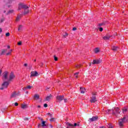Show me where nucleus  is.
<instances>
[{
	"label": "nucleus",
	"mask_w": 128,
	"mask_h": 128,
	"mask_svg": "<svg viewBox=\"0 0 128 128\" xmlns=\"http://www.w3.org/2000/svg\"><path fill=\"white\" fill-rule=\"evenodd\" d=\"M46 121H42V122L41 123L42 124H38V128H40V126H42V128H44V126H46Z\"/></svg>",
	"instance_id": "ddd939ff"
},
{
	"label": "nucleus",
	"mask_w": 128,
	"mask_h": 128,
	"mask_svg": "<svg viewBox=\"0 0 128 128\" xmlns=\"http://www.w3.org/2000/svg\"><path fill=\"white\" fill-rule=\"evenodd\" d=\"M80 74V72H77L74 74V76H78V74Z\"/></svg>",
	"instance_id": "a18cd8bd"
},
{
	"label": "nucleus",
	"mask_w": 128,
	"mask_h": 128,
	"mask_svg": "<svg viewBox=\"0 0 128 128\" xmlns=\"http://www.w3.org/2000/svg\"><path fill=\"white\" fill-rule=\"evenodd\" d=\"M75 77H76V78H78V75H76V76H75Z\"/></svg>",
	"instance_id": "680f3d73"
},
{
	"label": "nucleus",
	"mask_w": 128,
	"mask_h": 128,
	"mask_svg": "<svg viewBox=\"0 0 128 128\" xmlns=\"http://www.w3.org/2000/svg\"><path fill=\"white\" fill-rule=\"evenodd\" d=\"M80 92L82 93V94H84V92H86V88H82V87H81L80 88Z\"/></svg>",
	"instance_id": "dca6fc26"
},
{
	"label": "nucleus",
	"mask_w": 128,
	"mask_h": 128,
	"mask_svg": "<svg viewBox=\"0 0 128 128\" xmlns=\"http://www.w3.org/2000/svg\"><path fill=\"white\" fill-rule=\"evenodd\" d=\"M8 84H10L8 82H4L3 84H2V88H0V90H4V88H7L8 86Z\"/></svg>",
	"instance_id": "f257e3e1"
},
{
	"label": "nucleus",
	"mask_w": 128,
	"mask_h": 128,
	"mask_svg": "<svg viewBox=\"0 0 128 128\" xmlns=\"http://www.w3.org/2000/svg\"><path fill=\"white\" fill-rule=\"evenodd\" d=\"M22 26L20 25L18 27V32H20V30H22Z\"/></svg>",
	"instance_id": "393cba45"
},
{
	"label": "nucleus",
	"mask_w": 128,
	"mask_h": 128,
	"mask_svg": "<svg viewBox=\"0 0 128 128\" xmlns=\"http://www.w3.org/2000/svg\"><path fill=\"white\" fill-rule=\"evenodd\" d=\"M14 106H18V102H15Z\"/></svg>",
	"instance_id": "79ce46f5"
},
{
	"label": "nucleus",
	"mask_w": 128,
	"mask_h": 128,
	"mask_svg": "<svg viewBox=\"0 0 128 128\" xmlns=\"http://www.w3.org/2000/svg\"><path fill=\"white\" fill-rule=\"evenodd\" d=\"M110 35H106L103 37V39H104V40H110Z\"/></svg>",
	"instance_id": "2eb2a0df"
},
{
	"label": "nucleus",
	"mask_w": 128,
	"mask_h": 128,
	"mask_svg": "<svg viewBox=\"0 0 128 128\" xmlns=\"http://www.w3.org/2000/svg\"><path fill=\"white\" fill-rule=\"evenodd\" d=\"M50 126L51 128H53V126H52V124H50Z\"/></svg>",
	"instance_id": "5fc2aeb1"
},
{
	"label": "nucleus",
	"mask_w": 128,
	"mask_h": 128,
	"mask_svg": "<svg viewBox=\"0 0 128 128\" xmlns=\"http://www.w3.org/2000/svg\"><path fill=\"white\" fill-rule=\"evenodd\" d=\"M92 96L91 97L90 102L92 104H94L96 102H98V100H96V94L92 93Z\"/></svg>",
	"instance_id": "7ed1b4c3"
},
{
	"label": "nucleus",
	"mask_w": 128,
	"mask_h": 128,
	"mask_svg": "<svg viewBox=\"0 0 128 128\" xmlns=\"http://www.w3.org/2000/svg\"><path fill=\"white\" fill-rule=\"evenodd\" d=\"M46 114L48 116H50V118H52V114H50V113H48Z\"/></svg>",
	"instance_id": "473e14b6"
},
{
	"label": "nucleus",
	"mask_w": 128,
	"mask_h": 128,
	"mask_svg": "<svg viewBox=\"0 0 128 128\" xmlns=\"http://www.w3.org/2000/svg\"><path fill=\"white\" fill-rule=\"evenodd\" d=\"M54 60L56 62V60H58V58L56 56H54Z\"/></svg>",
	"instance_id": "4c0bfd02"
},
{
	"label": "nucleus",
	"mask_w": 128,
	"mask_h": 128,
	"mask_svg": "<svg viewBox=\"0 0 128 128\" xmlns=\"http://www.w3.org/2000/svg\"><path fill=\"white\" fill-rule=\"evenodd\" d=\"M2 70H0V76H2Z\"/></svg>",
	"instance_id": "864d4df0"
},
{
	"label": "nucleus",
	"mask_w": 128,
	"mask_h": 128,
	"mask_svg": "<svg viewBox=\"0 0 128 128\" xmlns=\"http://www.w3.org/2000/svg\"><path fill=\"white\" fill-rule=\"evenodd\" d=\"M34 100H38L40 98V95L35 94L34 96Z\"/></svg>",
	"instance_id": "f3484780"
},
{
	"label": "nucleus",
	"mask_w": 128,
	"mask_h": 128,
	"mask_svg": "<svg viewBox=\"0 0 128 128\" xmlns=\"http://www.w3.org/2000/svg\"><path fill=\"white\" fill-rule=\"evenodd\" d=\"M57 102H60L62 100H64V96H58L56 98Z\"/></svg>",
	"instance_id": "423d86ee"
},
{
	"label": "nucleus",
	"mask_w": 128,
	"mask_h": 128,
	"mask_svg": "<svg viewBox=\"0 0 128 128\" xmlns=\"http://www.w3.org/2000/svg\"><path fill=\"white\" fill-rule=\"evenodd\" d=\"M92 66V63H89V66Z\"/></svg>",
	"instance_id": "4d7b16f0"
},
{
	"label": "nucleus",
	"mask_w": 128,
	"mask_h": 128,
	"mask_svg": "<svg viewBox=\"0 0 128 128\" xmlns=\"http://www.w3.org/2000/svg\"><path fill=\"white\" fill-rule=\"evenodd\" d=\"M38 108H40V106L38 105Z\"/></svg>",
	"instance_id": "052dcab7"
},
{
	"label": "nucleus",
	"mask_w": 128,
	"mask_h": 128,
	"mask_svg": "<svg viewBox=\"0 0 128 128\" xmlns=\"http://www.w3.org/2000/svg\"><path fill=\"white\" fill-rule=\"evenodd\" d=\"M4 18H2L0 20V22H4Z\"/></svg>",
	"instance_id": "e433bc0d"
},
{
	"label": "nucleus",
	"mask_w": 128,
	"mask_h": 128,
	"mask_svg": "<svg viewBox=\"0 0 128 128\" xmlns=\"http://www.w3.org/2000/svg\"><path fill=\"white\" fill-rule=\"evenodd\" d=\"M72 30H76V27L73 28Z\"/></svg>",
	"instance_id": "37998d69"
},
{
	"label": "nucleus",
	"mask_w": 128,
	"mask_h": 128,
	"mask_svg": "<svg viewBox=\"0 0 128 128\" xmlns=\"http://www.w3.org/2000/svg\"><path fill=\"white\" fill-rule=\"evenodd\" d=\"M28 12H30V10H28V8H24V14H28Z\"/></svg>",
	"instance_id": "aec40b11"
},
{
	"label": "nucleus",
	"mask_w": 128,
	"mask_h": 128,
	"mask_svg": "<svg viewBox=\"0 0 128 128\" xmlns=\"http://www.w3.org/2000/svg\"><path fill=\"white\" fill-rule=\"evenodd\" d=\"M42 64H42V63H41V65H42Z\"/></svg>",
	"instance_id": "0e129e2a"
},
{
	"label": "nucleus",
	"mask_w": 128,
	"mask_h": 128,
	"mask_svg": "<svg viewBox=\"0 0 128 128\" xmlns=\"http://www.w3.org/2000/svg\"><path fill=\"white\" fill-rule=\"evenodd\" d=\"M16 78V75L14 74V72H11L9 75V78L8 80V82H12L13 80H14Z\"/></svg>",
	"instance_id": "20e7f679"
},
{
	"label": "nucleus",
	"mask_w": 128,
	"mask_h": 128,
	"mask_svg": "<svg viewBox=\"0 0 128 128\" xmlns=\"http://www.w3.org/2000/svg\"><path fill=\"white\" fill-rule=\"evenodd\" d=\"M112 50H113L114 52H116V50H118V47L114 46L112 48Z\"/></svg>",
	"instance_id": "a211bd4d"
},
{
	"label": "nucleus",
	"mask_w": 128,
	"mask_h": 128,
	"mask_svg": "<svg viewBox=\"0 0 128 128\" xmlns=\"http://www.w3.org/2000/svg\"><path fill=\"white\" fill-rule=\"evenodd\" d=\"M40 120H41L42 122H44V119H42V118H41Z\"/></svg>",
	"instance_id": "8fccbe9b"
},
{
	"label": "nucleus",
	"mask_w": 128,
	"mask_h": 128,
	"mask_svg": "<svg viewBox=\"0 0 128 128\" xmlns=\"http://www.w3.org/2000/svg\"><path fill=\"white\" fill-rule=\"evenodd\" d=\"M67 126H74V124H70V122L66 123Z\"/></svg>",
	"instance_id": "c756f323"
},
{
	"label": "nucleus",
	"mask_w": 128,
	"mask_h": 128,
	"mask_svg": "<svg viewBox=\"0 0 128 128\" xmlns=\"http://www.w3.org/2000/svg\"><path fill=\"white\" fill-rule=\"evenodd\" d=\"M50 122H54L56 120V118H51L50 120Z\"/></svg>",
	"instance_id": "c85d7f7f"
},
{
	"label": "nucleus",
	"mask_w": 128,
	"mask_h": 128,
	"mask_svg": "<svg viewBox=\"0 0 128 128\" xmlns=\"http://www.w3.org/2000/svg\"><path fill=\"white\" fill-rule=\"evenodd\" d=\"M7 50L6 49H4L2 50V53H1V56H2V54H4L6 52H7Z\"/></svg>",
	"instance_id": "5701e85b"
},
{
	"label": "nucleus",
	"mask_w": 128,
	"mask_h": 128,
	"mask_svg": "<svg viewBox=\"0 0 128 128\" xmlns=\"http://www.w3.org/2000/svg\"><path fill=\"white\" fill-rule=\"evenodd\" d=\"M22 8H28V6L22 3H20L18 4V10H22Z\"/></svg>",
	"instance_id": "39448f33"
},
{
	"label": "nucleus",
	"mask_w": 128,
	"mask_h": 128,
	"mask_svg": "<svg viewBox=\"0 0 128 128\" xmlns=\"http://www.w3.org/2000/svg\"><path fill=\"white\" fill-rule=\"evenodd\" d=\"M16 96H20V93L16 92L14 91L11 94L10 98H16Z\"/></svg>",
	"instance_id": "9b49d317"
},
{
	"label": "nucleus",
	"mask_w": 128,
	"mask_h": 128,
	"mask_svg": "<svg viewBox=\"0 0 128 128\" xmlns=\"http://www.w3.org/2000/svg\"><path fill=\"white\" fill-rule=\"evenodd\" d=\"M106 24V22H103L102 23H100L98 24L99 26H104Z\"/></svg>",
	"instance_id": "cd10ccee"
},
{
	"label": "nucleus",
	"mask_w": 128,
	"mask_h": 128,
	"mask_svg": "<svg viewBox=\"0 0 128 128\" xmlns=\"http://www.w3.org/2000/svg\"><path fill=\"white\" fill-rule=\"evenodd\" d=\"M99 30L100 32H102V30H104V28H100Z\"/></svg>",
	"instance_id": "f704fd0d"
},
{
	"label": "nucleus",
	"mask_w": 128,
	"mask_h": 128,
	"mask_svg": "<svg viewBox=\"0 0 128 128\" xmlns=\"http://www.w3.org/2000/svg\"><path fill=\"white\" fill-rule=\"evenodd\" d=\"M34 62H36V60L35 59V60H34Z\"/></svg>",
	"instance_id": "e2e57ef3"
},
{
	"label": "nucleus",
	"mask_w": 128,
	"mask_h": 128,
	"mask_svg": "<svg viewBox=\"0 0 128 128\" xmlns=\"http://www.w3.org/2000/svg\"><path fill=\"white\" fill-rule=\"evenodd\" d=\"M18 46H21L22 45V42H19L18 44Z\"/></svg>",
	"instance_id": "a19ab883"
},
{
	"label": "nucleus",
	"mask_w": 128,
	"mask_h": 128,
	"mask_svg": "<svg viewBox=\"0 0 128 128\" xmlns=\"http://www.w3.org/2000/svg\"><path fill=\"white\" fill-rule=\"evenodd\" d=\"M108 128H112V124H109L108 125Z\"/></svg>",
	"instance_id": "c03bdc74"
},
{
	"label": "nucleus",
	"mask_w": 128,
	"mask_h": 128,
	"mask_svg": "<svg viewBox=\"0 0 128 128\" xmlns=\"http://www.w3.org/2000/svg\"><path fill=\"white\" fill-rule=\"evenodd\" d=\"M98 116H94L92 118H90L88 120L89 122H96V120H98Z\"/></svg>",
	"instance_id": "0eeeda50"
},
{
	"label": "nucleus",
	"mask_w": 128,
	"mask_h": 128,
	"mask_svg": "<svg viewBox=\"0 0 128 128\" xmlns=\"http://www.w3.org/2000/svg\"><path fill=\"white\" fill-rule=\"evenodd\" d=\"M40 120H41L42 122H44V119H42V118H41Z\"/></svg>",
	"instance_id": "09e8293b"
},
{
	"label": "nucleus",
	"mask_w": 128,
	"mask_h": 128,
	"mask_svg": "<svg viewBox=\"0 0 128 128\" xmlns=\"http://www.w3.org/2000/svg\"><path fill=\"white\" fill-rule=\"evenodd\" d=\"M39 76L38 73L36 71H32L30 73V78H32V76Z\"/></svg>",
	"instance_id": "6e6552de"
},
{
	"label": "nucleus",
	"mask_w": 128,
	"mask_h": 128,
	"mask_svg": "<svg viewBox=\"0 0 128 128\" xmlns=\"http://www.w3.org/2000/svg\"><path fill=\"white\" fill-rule=\"evenodd\" d=\"M103 128L102 127H101V128Z\"/></svg>",
	"instance_id": "338daca9"
},
{
	"label": "nucleus",
	"mask_w": 128,
	"mask_h": 128,
	"mask_svg": "<svg viewBox=\"0 0 128 128\" xmlns=\"http://www.w3.org/2000/svg\"><path fill=\"white\" fill-rule=\"evenodd\" d=\"M124 120H126V117H124L120 119L122 121L119 122V126H124Z\"/></svg>",
	"instance_id": "f8f14e48"
},
{
	"label": "nucleus",
	"mask_w": 128,
	"mask_h": 128,
	"mask_svg": "<svg viewBox=\"0 0 128 128\" xmlns=\"http://www.w3.org/2000/svg\"><path fill=\"white\" fill-rule=\"evenodd\" d=\"M80 66H82V65H80V64L76 66V68H80Z\"/></svg>",
	"instance_id": "72a5a7b5"
},
{
	"label": "nucleus",
	"mask_w": 128,
	"mask_h": 128,
	"mask_svg": "<svg viewBox=\"0 0 128 128\" xmlns=\"http://www.w3.org/2000/svg\"><path fill=\"white\" fill-rule=\"evenodd\" d=\"M128 109L126 108V107L124 108H122L123 114H126V112H128Z\"/></svg>",
	"instance_id": "4be33fe9"
},
{
	"label": "nucleus",
	"mask_w": 128,
	"mask_h": 128,
	"mask_svg": "<svg viewBox=\"0 0 128 128\" xmlns=\"http://www.w3.org/2000/svg\"><path fill=\"white\" fill-rule=\"evenodd\" d=\"M32 86H28L24 88V90H32Z\"/></svg>",
	"instance_id": "412c9836"
},
{
	"label": "nucleus",
	"mask_w": 128,
	"mask_h": 128,
	"mask_svg": "<svg viewBox=\"0 0 128 128\" xmlns=\"http://www.w3.org/2000/svg\"><path fill=\"white\" fill-rule=\"evenodd\" d=\"M2 32V28H0V34Z\"/></svg>",
	"instance_id": "de8ad7c7"
},
{
	"label": "nucleus",
	"mask_w": 128,
	"mask_h": 128,
	"mask_svg": "<svg viewBox=\"0 0 128 128\" xmlns=\"http://www.w3.org/2000/svg\"><path fill=\"white\" fill-rule=\"evenodd\" d=\"M14 10H10L6 14H12L14 12Z\"/></svg>",
	"instance_id": "bb28decb"
},
{
	"label": "nucleus",
	"mask_w": 128,
	"mask_h": 128,
	"mask_svg": "<svg viewBox=\"0 0 128 128\" xmlns=\"http://www.w3.org/2000/svg\"><path fill=\"white\" fill-rule=\"evenodd\" d=\"M52 95L50 94L49 96L46 97V100L47 102H50V100H52Z\"/></svg>",
	"instance_id": "4468645a"
},
{
	"label": "nucleus",
	"mask_w": 128,
	"mask_h": 128,
	"mask_svg": "<svg viewBox=\"0 0 128 128\" xmlns=\"http://www.w3.org/2000/svg\"><path fill=\"white\" fill-rule=\"evenodd\" d=\"M114 110H115L116 112H114V109H112V114H114L116 116H118V114H120V109L118 108H114Z\"/></svg>",
	"instance_id": "f03ea898"
},
{
	"label": "nucleus",
	"mask_w": 128,
	"mask_h": 128,
	"mask_svg": "<svg viewBox=\"0 0 128 128\" xmlns=\"http://www.w3.org/2000/svg\"><path fill=\"white\" fill-rule=\"evenodd\" d=\"M26 94H28V92H26Z\"/></svg>",
	"instance_id": "13d9d810"
},
{
	"label": "nucleus",
	"mask_w": 128,
	"mask_h": 128,
	"mask_svg": "<svg viewBox=\"0 0 128 128\" xmlns=\"http://www.w3.org/2000/svg\"><path fill=\"white\" fill-rule=\"evenodd\" d=\"M68 36V34L66 32H65L63 35H62V36L63 38H67V36Z\"/></svg>",
	"instance_id": "b1692460"
},
{
	"label": "nucleus",
	"mask_w": 128,
	"mask_h": 128,
	"mask_svg": "<svg viewBox=\"0 0 128 128\" xmlns=\"http://www.w3.org/2000/svg\"><path fill=\"white\" fill-rule=\"evenodd\" d=\"M10 48V46H7V48Z\"/></svg>",
	"instance_id": "6e6d98bb"
},
{
	"label": "nucleus",
	"mask_w": 128,
	"mask_h": 128,
	"mask_svg": "<svg viewBox=\"0 0 128 128\" xmlns=\"http://www.w3.org/2000/svg\"><path fill=\"white\" fill-rule=\"evenodd\" d=\"M24 66H28V64H24Z\"/></svg>",
	"instance_id": "603ef678"
},
{
	"label": "nucleus",
	"mask_w": 128,
	"mask_h": 128,
	"mask_svg": "<svg viewBox=\"0 0 128 128\" xmlns=\"http://www.w3.org/2000/svg\"><path fill=\"white\" fill-rule=\"evenodd\" d=\"M12 50H11L10 52H9L7 54H6V55L10 56V54H12Z\"/></svg>",
	"instance_id": "2f4dec72"
},
{
	"label": "nucleus",
	"mask_w": 128,
	"mask_h": 128,
	"mask_svg": "<svg viewBox=\"0 0 128 128\" xmlns=\"http://www.w3.org/2000/svg\"><path fill=\"white\" fill-rule=\"evenodd\" d=\"M78 126V124H76V123H75L74 124V126Z\"/></svg>",
	"instance_id": "3c124183"
},
{
	"label": "nucleus",
	"mask_w": 128,
	"mask_h": 128,
	"mask_svg": "<svg viewBox=\"0 0 128 128\" xmlns=\"http://www.w3.org/2000/svg\"><path fill=\"white\" fill-rule=\"evenodd\" d=\"M44 108H48V104H44Z\"/></svg>",
	"instance_id": "ea45409f"
},
{
	"label": "nucleus",
	"mask_w": 128,
	"mask_h": 128,
	"mask_svg": "<svg viewBox=\"0 0 128 128\" xmlns=\"http://www.w3.org/2000/svg\"><path fill=\"white\" fill-rule=\"evenodd\" d=\"M20 16H18L16 18V21L18 22V20H20Z\"/></svg>",
	"instance_id": "7c9ffc66"
},
{
	"label": "nucleus",
	"mask_w": 128,
	"mask_h": 128,
	"mask_svg": "<svg viewBox=\"0 0 128 128\" xmlns=\"http://www.w3.org/2000/svg\"><path fill=\"white\" fill-rule=\"evenodd\" d=\"M10 32H7L6 34V36H10Z\"/></svg>",
	"instance_id": "c9c22d12"
},
{
	"label": "nucleus",
	"mask_w": 128,
	"mask_h": 128,
	"mask_svg": "<svg viewBox=\"0 0 128 128\" xmlns=\"http://www.w3.org/2000/svg\"><path fill=\"white\" fill-rule=\"evenodd\" d=\"M8 72L6 71L3 73V78L5 80H8Z\"/></svg>",
	"instance_id": "9d476101"
},
{
	"label": "nucleus",
	"mask_w": 128,
	"mask_h": 128,
	"mask_svg": "<svg viewBox=\"0 0 128 128\" xmlns=\"http://www.w3.org/2000/svg\"><path fill=\"white\" fill-rule=\"evenodd\" d=\"M21 108H22L23 110H24V108H28V105L27 104H22L21 105Z\"/></svg>",
	"instance_id": "6ab92c4d"
},
{
	"label": "nucleus",
	"mask_w": 128,
	"mask_h": 128,
	"mask_svg": "<svg viewBox=\"0 0 128 128\" xmlns=\"http://www.w3.org/2000/svg\"><path fill=\"white\" fill-rule=\"evenodd\" d=\"M38 118L40 120H42V118L40 117H38Z\"/></svg>",
	"instance_id": "bf43d9fd"
},
{
	"label": "nucleus",
	"mask_w": 128,
	"mask_h": 128,
	"mask_svg": "<svg viewBox=\"0 0 128 128\" xmlns=\"http://www.w3.org/2000/svg\"><path fill=\"white\" fill-rule=\"evenodd\" d=\"M24 120H28V118H25Z\"/></svg>",
	"instance_id": "49530a36"
},
{
	"label": "nucleus",
	"mask_w": 128,
	"mask_h": 128,
	"mask_svg": "<svg viewBox=\"0 0 128 128\" xmlns=\"http://www.w3.org/2000/svg\"><path fill=\"white\" fill-rule=\"evenodd\" d=\"M64 102H68V99H66V98H64Z\"/></svg>",
	"instance_id": "58836bf2"
},
{
	"label": "nucleus",
	"mask_w": 128,
	"mask_h": 128,
	"mask_svg": "<svg viewBox=\"0 0 128 128\" xmlns=\"http://www.w3.org/2000/svg\"><path fill=\"white\" fill-rule=\"evenodd\" d=\"M4 12H6V11H4Z\"/></svg>",
	"instance_id": "69168bd1"
},
{
	"label": "nucleus",
	"mask_w": 128,
	"mask_h": 128,
	"mask_svg": "<svg viewBox=\"0 0 128 128\" xmlns=\"http://www.w3.org/2000/svg\"><path fill=\"white\" fill-rule=\"evenodd\" d=\"M100 52V49L98 48H96L95 50H94V52L96 54H98V52Z\"/></svg>",
	"instance_id": "a878e982"
},
{
	"label": "nucleus",
	"mask_w": 128,
	"mask_h": 128,
	"mask_svg": "<svg viewBox=\"0 0 128 128\" xmlns=\"http://www.w3.org/2000/svg\"><path fill=\"white\" fill-rule=\"evenodd\" d=\"M102 60L100 59L94 60L92 62V64H98L102 62Z\"/></svg>",
	"instance_id": "1a4fd4ad"
}]
</instances>
